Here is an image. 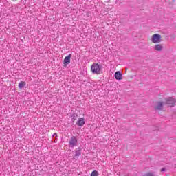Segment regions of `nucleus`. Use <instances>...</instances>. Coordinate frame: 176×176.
Instances as JSON below:
<instances>
[{
	"label": "nucleus",
	"instance_id": "nucleus-1",
	"mask_svg": "<svg viewBox=\"0 0 176 176\" xmlns=\"http://www.w3.org/2000/svg\"><path fill=\"white\" fill-rule=\"evenodd\" d=\"M91 71L92 74L100 75V74H101V65H100L98 63L92 64L91 67Z\"/></svg>",
	"mask_w": 176,
	"mask_h": 176
},
{
	"label": "nucleus",
	"instance_id": "nucleus-2",
	"mask_svg": "<svg viewBox=\"0 0 176 176\" xmlns=\"http://www.w3.org/2000/svg\"><path fill=\"white\" fill-rule=\"evenodd\" d=\"M165 104L168 105V107H175L176 105V99L173 97H168L165 98Z\"/></svg>",
	"mask_w": 176,
	"mask_h": 176
},
{
	"label": "nucleus",
	"instance_id": "nucleus-3",
	"mask_svg": "<svg viewBox=\"0 0 176 176\" xmlns=\"http://www.w3.org/2000/svg\"><path fill=\"white\" fill-rule=\"evenodd\" d=\"M151 42L153 43H160L162 42V36L159 34H153L151 37Z\"/></svg>",
	"mask_w": 176,
	"mask_h": 176
},
{
	"label": "nucleus",
	"instance_id": "nucleus-4",
	"mask_svg": "<svg viewBox=\"0 0 176 176\" xmlns=\"http://www.w3.org/2000/svg\"><path fill=\"white\" fill-rule=\"evenodd\" d=\"M69 146L74 148V146H78V139L76 137L73 136L69 140Z\"/></svg>",
	"mask_w": 176,
	"mask_h": 176
},
{
	"label": "nucleus",
	"instance_id": "nucleus-5",
	"mask_svg": "<svg viewBox=\"0 0 176 176\" xmlns=\"http://www.w3.org/2000/svg\"><path fill=\"white\" fill-rule=\"evenodd\" d=\"M72 57V54H69L67 56H66L63 60V63L65 65V67L68 65L69 63H71V58Z\"/></svg>",
	"mask_w": 176,
	"mask_h": 176
},
{
	"label": "nucleus",
	"instance_id": "nucleus-6",
	"mask_svg": "<svg viewBox=\"0 0 176 176\" xmlns=\"http://www.w3.org/2000/svg\"><path fill=\"white\" fill-rule=\"evenodd\" d=\"M163 105H164V102H163L162 101L157 102L155 109L157 111H162V109H163Z\"/></svg>",
	"mask_w": 176,
	"mask_h": 176
},
{
	"label": "nucleus",
	"instance_id": "nucleus-7",
	"mask_svg": "<svg viewBox=\"0 0 176 176\" xmlns=\"http://www.w3.org/2000/svg\"><path fill=\"white\" fill-rule=\"evenodd\" d=\"M116 79L117 80H122V74L119 71H117L116 73H115V75H114Z\"/></svg>",
	"mask_w": 176,
	"mask_h": 176
},
{
	"label": "nucleus",
	"instance_id": "nucleus-8",
	"mask_svg": "<svg viewBox=\"0 0 176 176\" xmlns=\"http://www.w3.org/2000/svg\"><path fill=\"white\" fill-rule=\"evenodd\" d=\"M85 124V118H79L76 122V125L79 126V127H82Z\"/></svg>",
	"mask_w": 176,
	"mask_h": 176
},
{
	"label": "nucleus",
	"instance_id": "nucleus-9",
	"mask_svg": "<svg viewBox=\"0 0 176 176\" xmlns=\"http://www.w3.org/2000/svg\"><path fill=\"white\" fill-rule=\"evenodd\" d=\"M154 50L156 52H162L163 50V45L162 44H157L154 46Z\"/></svg>",
	"mask_w": 176,
	"mask_h": 176
},
{
	"label": "nucleus",
	"instance_id": "nucleus-10",
	"mask_svg": "<svg viewBox=\"0 0 176 176\" xmlns=\"http://www.w3.org/2000/svg\"><path fill=\"white\" fill-rule=\"evenodd\" d=\"M81 155L80 148H78L76 150V154L74 155V157H79V155Z\"/></svg>",
	"mask_w": 176,
	"mask_h": 176
},
{
	"label": "nucleus",
	"instance_id": "nucleus-11",
	"mask_svg": "<svg viewBox=\"0 0 176 176\" xmlns=\"http://www.w3.org/2000/svg\"><path fill=\"white\" fill-rule=\"evenodd\" d=\"M24 86H25V82H23V81H21L19 83V89H23V87H24Z\"/></svg>",
	"mask_w": 176,
	"mask_h": 176
},
{
	"label": "nucleus",
	"instance_id": "nucleus-12",
	"mask_svg": "<svg viewBox=\"0 0 176 176\" xmlns=\"http://www.w3.org/2000/svg\"><path fill=\"white\" fill-rule=\"evenodd\" d=\"M91 176H98V172L97 170H94L91 173Z\"/></svg>",
	"mask_w": 176,
	"mask_h": 176
},
{
	"label": "nucleus",
	"instance_id": "nucleus-13",
	"mask_svg": "<svg viewBox=\"0 0 176 176\" xmlns=\"http://www.w3.org/2000/svg\"><path fill=\"white\" fill-rule=\"evenodd\" d=\"M144 176H155V175L152 173H148Z\"/></svg>",
	"mask_w": 176,
	"mask_h": 176
},
{
	"label": "nucleus",
	"instance_id": "nucleus-14",
	"mask_svg": "<svg viewBox=\"0 0 176 176\" xmlns=\"http://www.w3.org/2000/svg\"><path fill=\"white\" fill-rule=\"evenodd\" d=\"M53 137H57V133H54V134L53 135Z\"/></svg>",
	"mask_w": 176,
	"mask_h": 176
},
{
	"label": "nucleus",
	"instance_id": "nucleus-15",
	"mask_svg": "<svg viewBox=\"0 0 176 176\" xmlns=\"http://www.w3.org/2000/svg\"><path fill=\"white\" fill-rule=\"evenodd\" d=\"M161 171H166V168H163Z\"/></svg>",
	"mask_w": 176,
	"mask_h": 176
}]
</instances>
